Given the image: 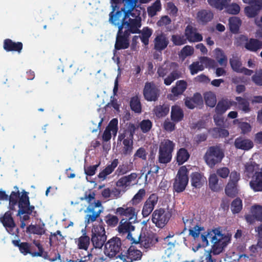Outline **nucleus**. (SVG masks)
<instances>
[{
	"mask_svg": "<svg viewBox=\"0 0 262 262\" xmlns=\"http://www.w3.org/2000/svg\"><path fill=\"white\" fill-rule=\"evenodd\" d=\"M208 237L213 243L212 246V252L215 255L221 253L230 243L231 239L230 236L222 233V228L221 227L208 230L207 232L202 233L200 237L197 239L199 243L196 247V250L208 245Z\"/></svg>",
	"mask_w": 262,
	"mask_h": 262,
	"instance_id": "1",
	"label": "nucleus"
},
{
	"mask_svg": "<svg viewBox=\"0 0 262 262\" xmlns=\"http://www.w3.org/2000/svg\"><path fill=\"white\" fill-rule=\"evenodd\" d=\"M95 195L96 194L94 191H90L89 193L88 192H85L84 198L81 199V200H85L89 203V206L85 211L88 214L84 217V224L86 226L96 221L103 212V207L100 201L97 200L92 202L93 200H95Z\"/></svg>",
	"mask_w": 262,
	"mask_h": 262,
	"instance_id": "2",
	"label": "nucleus"
},
{
	"mask_svg": "<svg viewBox=\"0 0 262 262\" xmlns=\"http://www.w3.org/2000/svg\"><path fill=\"white\" fill-rule=\"evenodd\" d=\"M225 157L224 151L220 145L210 146L204 156L207 165L211 168L220 163Z\"/></svg>",
	"mask_w": 262,
	"mask_h": 262,
	"instance_id": "3",
	"label": "nucleus"
},
{
	"mask_svg": "<svg viewBox=\"0 0 262 262\" xmlns=\"http://www.w3.org/2000/svg\"><path fill=\"white\" fill-rule=\"evenodd\" d=\"M175 143L169 139H164L160 143L158 152V162L166 164L171 161Z\"/></svg>",
	"mask_w": 262,
	"mask_h": 262,
	"instance_id": "4",
	"label": "nucleus"
},
{
	"mask_svg": "<svg viewBox=\"0 0 262 262\" xmlns=\"http://www.w3.org/2000/svg\"><path fill=\"white\" fill-rule=\"evenodd\" d=\"M123 248L126 249V247L122 246L121 239L114 236L105 243L103 252L105 256L110 258H118L119 253L123 252Z\"/></svg>",
	"mask_w": 262,
	"mask_h": 262,
	"instance_id": "5",
	"label": "nucleus"
},
{
	"mask_svg": "<svg viewBox=\"0 0 262 262\" xmlns=\"http://www.w3.org/2000/svg\"><path fill=\"white\" fill-rule=\"evenodd\" d=\"M12 244L15 247L18 248L20 252L24 255L28 254L32 257H41L43 253V248L39 241L34 240L33 244L37 247L38 251L35 252L32 251V245L28 242H20V240H13Z\"/></svg>",
	"mask_w": 262,
	"mask_h": 262,
	"instance_id": "6",
	"label": "nucleus"
},
{
	"mask_svg": "<svg viewBox=\"0 0 262 262\" xmlns=\"http://www.w3.org/2000/svg\"><path fill=\"white\" fill-rule=\"evenodd\" d=\"M140 11L137 12V15L134 13V16L133 17L135 18H129L128 21L126 19L130 15H125V14H124L122 19V24L119 25V26L122 27V30L124 28V31L127 32L130 35V33L134 34L139 33L140 32L139 28L141 26V17L140 16Z\"/></svg>",
	"mask_w": 262,
	"mask_h": 262,
	"instance_id": "7",
	"label": "nucleus"
},
{
	"mask_svg": "<svg viewBox=\"0 0 262 262\" xmlns=\"http://www.w3.org/2000/svg\"><path fill=\"white\" fill-rule=\"evenodd\" d=\"M104 227L102 225L94 226L92 229L91 240L93 247L101 249L107 242Z\"/></svg>",
	"mask_w": 262,
	"mask_h": 262,
	"instance_id": "8",
	"label": "nucleus"
},
{
	"mask_svg": "<svg viewBox=\"0 0 262 262\" xmlns=\"http://www.w3.org/2000/svg\"><path fill=\"white\" fill-rule=\"evenodd\" d=\"M188 173V170L185 166H182L179 168L173 183L174 191L180 193L185 190L189 181Z\"/></svg>",
	"mask_w": 262,
	"mask_h": 262,
	"instance_id": "9",
	"label": "nucleus"
},
{
	"mask_svg": "<svg viewBox=\"0 0 262 262\" xmlns=\"http://www.w3.org/2000/svg\"><path fill=\"white\" fill-rule=\"evenodd\" d=\"M171 216V211L160 208L153 211L151 221L157 227L163 228L167 224Z\"/></svg>",
	"mask_w": 262,
	"mask_h": 262,
	"instance_id": "10",
	"label": "nucleus"
},
{
	"mask_svg": "<svg viewBox=\"0 0 262 262\" xmlns=\"http://www.w3.org/2000/svg\"><path fill=\"white\" fill-rule=\"evenodd\" d=\"M241 179L240 173L232 171L230 173L229 180L225 188L226 194L231 198H235L239 193L238 182Z\"/></svg>",
	"mask_w": 262,
	"mask_h": 262,
	"instance_id": "11",
	"label": "nucleus"
},
{
	"mask_svg": "<svg viewBox=\"0 0 262 262\" xmlns=\"http://www.w3.org/2000/svg\"><path fill=\"white\" fill-rule=\"evenodd\" d=\"M18 210L16 214V216H21L24 214H32L34 213V216H35L36 211H35V207L30 205L28 193L25 191L22 193L20 198L18 202Z\"/></svg>",
	"mask_w": 262,
	"mask_h": 262,
	"instance_id": "12",
	"label": "nucleus"
},
{
	"mask_svg": "<svg viewBox=\"0 0 262 262\" xmlns=\"http://www.w3.org/2000/svg\"><path fill=\"white\" fill-rule=\"evenodd\" d=\"M142 252L138 250L135 246H130L126 250H123V252L118 255L122 262H133L141 260L142 257Z\"/></svg>",
	"mask_w": 262,
	"mask_h": 262,
	"instance_id": "13",
	"label": "nucleus"
},
{
	"mask_svg": "<svg viewBox=\"0 0 262 262\" xmlns=\"http://www.w3.org/2000/svg\"><path fill=\"white\" fill-rule=\"evenodd\" d=\"M9 209V210L5 213L4 215L2 216L1 223L9 234L17 236L19 233V229L17 228L14 219L12 217L13 213Z\"/></svg>",
	"mask_w": 262,
	"mask_h": 262,
	"instance_id": "14",
	"label": "nucleus"
},
{
	"mask_svg": "<svg viewBox=\"0 0 262 262\" xmlns=\"http://www.w3.org/2000/svg\"><path fill=\"white\" fill-rule=\"evenodd\" d=\"M160 94V90L154 82H146L143 90L144 99L147 101H156Z\"/></svg>",
	"mask_w": 262,
	"mask_h": 262,
	"instance_id": "15",
	"label": "nucleus"
},
{
	"mask_svg": "<svg viewBox=\"0 0 262 262\" xmlns=\"http://www.w3.org/2000/svg\"><path fill=\"white\" fill-rule=\"evenodd\" d=\"M114 212L117 215L122 217V219L135 222L137 219L138 210L134 207L123 205L122 207H118Z\"/></svg>",
	"mask_w": 262,
	"mask_h": 262,
	"instance_id": "16",
	"label": "nucleus"
},
{
	"mask_svg": "<svg viewBox=\"0 0 262 262\" xmlns=\"http://www.w3.org/2000/svg\"><path fill=\"white\" fill-rule=\"evenodd\" d=\"M121 27V26L118 27L115 44V49L116 50L126 49L129 46V37L130 34L126 31H123Z\"/></svg>",
	"mask_w": 262,
	"mask_h": 262,
	"instance_id": "17",
	"label": "nucleus"
},
{
	"mask_svg": "<svg viewBox=\"0 0 262 262\" xmlns=\"http://www.w3.org/2000/svg\"><path fill=\"white\" fill-rule=\"evenodd\" d=\"M184 35L186 40L190 42H196L203 40L202 34L198 32V29L195 27L194 24L191 21L186 27Z\"/></svg>",
	"mask_w": 262,
	"mask_h": 262,
	"instance_id": "18",
	"label": "nucleus"
},
{
	"mask_svg": "<svg viewBox=\"0 0 262 262\" xmlns=\"http://www.w3.org/2000/svg\"><path fill=\"white\" fill-rule=\"evenodd\" d=\"M183 221L185 224V228L188 229L189 234L192 236L195 240L199 238L200 235L205 231L203 227L198 225V224H194L193 219H185L183 217Z\"/></svg>",
	"mask_w": 262,
	"mask_h": 262,
	"instance_id": "19",
	"label": "nucleus"
},
{
	"mask_svg": "<svg viewBox=\"0 0 262 262\" xmlns=\"http://www.w3.org/2000/svg\"><path fill=\"white\" fill-rule=\"evenodd\" d=\"M158 196L156 193H152L144 202L142 215L143 217L148 216L154 210L158 201Z\"/></svg>",
	"mask_w": 262,
	"mask_h": 262,
	"instance_id": "20",
	"label": "nucleus"
},
{
	"mask_svg": "<svg viewBox=\"0 0 262 262\" xmlns=\"http://www.w3.org/2000/svg\"><path fill=\"white\" fill-rule=\"evenodd\" d=\"M158 239L154 234H145L142 236L140 235L138 238V241L135 240L133 237H132V244H140L141 246L145 249H147L152 246L158 242Z\"/></svg>",
	"mask_w": 262,
	"mask_h": 262,
	"instance_id": "21",
	"label": "nucleus"
},
{
	"mask_svg": "<svg viewBox=\"0 0 262 262\" xmlns=\"http://www.w3.org/2000/svg\"><path fill=\"white\" fill-rule=\"evenodd\" d=\"M240 39L245 42V48L249 51L255 52L262 49V41L255 38L249 39L247 36L242 35Z\"/></svg>",
	"mask_w": 262,
	"mask_h": 262,
	"instance_id": "22",
	"label": "nucleus"
},
{
	"mask_svg": "<svg viewBox=\"0 0 262 262\" xmlns=\"http://www.w3.org/2000/svg\"><path fill=\"white\" fill-rule=\"evenodd\" d=\"M249 6L245 7L244 12L248 18L256 16L262 9V0H256L249 3Z\"/></svg>",
	"mask_w": 262,
	"mask_h": 262,
	"instance_id": "23",
	"label": "nucleus"
},
{
	"mask_svg": "<svg viewBox=\"0 0 262 262\" xmlns=\"http://www.w3.org/2000/svg\"><path fill=\"white\" fill-rule=\"evenodd\" d=\"M133 221H127L121 219L117 227L118 232L122 234H127V238L131 241L132 235L131 232L135 230V226L132 225Z\"/></svg>",
	"mask_w": 262,
	"mask_h": 262,
	"instance_id": "24",
	"label": "nucleus"
},
{
	"mask_svg": "<svg viewBox=\"0 0 262 262\" xmlns=\"http://www.w3.org/2000/svg\"><path fill=\"white\" fill-rule=\"evenodd\" d=\"M154 49L161 54L163 50L165 49L169 43V40L166 34L161 33L158 34L154 39Z\"/></svg>",
	"mask_w": 262,
	"mask_h": 262,
	"instance_id": "25",
	"label": "nucleus"
},
{
	"mask_svg": "<svg viewBox=\"0 0 262 262\" xmlns=\"http://www.w3.org/2000/svg\"><path fill=\"white\" fill-rule=\"evenodd\" d=\"M230 63L232 70L237 73H243L247 76H250L253 73L252 70L242 67V63L238 58H233L230 59Z\"/></svg>",
	"mask_w": 262,
	"mask_h": 262,
	"instance_id": "26",
	"label": "nucleus"
},
{
	"mask_svg": "<svg viewBox=\"0 0 262 262\" xmlns=\"http://www.w3.org/2000/svg\"><path fill=\"white\" fill-rule=\"evenodd\" d=\"M82 232H83L82 235L75 238V243L78 249L87 251L91 242V238L86 234L85 229H82Z\"/></svg>",
	"mask_w": 262,
	"mask_h": 262,
	"instance_id": "27",
	"label": "nucleus"
},
{
	"mask_svg": "<svg viewBox=\"0 0 262 262\" xmlns=\"http://www.w3.org/2000/svg\"><path fill=\"white\" fill-rule=\"evenodd\" d=\"M118 6L112 5L113 10L110 13L109 21L113 25L118 27L122 24V19L124 15V8H121V10L117 11L115 14L114 12L116 10Z\"/></svg>",
	"mask_w": 262,
	"mask_h": 262,
	"instance_id": "28",
	"label": "nucleus"
},
{
	"mask_svg": "<svg viewBox=\"0 0 262 262\" xmlns=\"http://www.w3.org/2000/svg\"><path fill=\"white\" fill-rule=\"evenodd\" d=\"M235 104V102L228 99H222L217 103L215 111L217 115H222L227 110Z\"/></svg>",
	"mask_w": 262,
	"mask_h": 262,
	"instance_id": "29",
	"label": "nucleus"
},
{
	"mask_svg": "<svg viewBox=\"0 0 262 262\" xmlns=\"http://www.w3.org/2000/svg\"><path fill=\"white\" fill-rule=\"evenodd\" d=\"M23 45L21 42H14L10 39H6L4 41L3 48L7 52H17L20 53Z\"/></svg>",
	"mask_w": 262,
	"mask_h": 262,
	"instance_id": "30",
	"label": "nucleus"
},
{
	"mask_svg": "<svg viewBox=\"0 0 262 262\" xmlns=\"http://www.w3.org/2000/svg\"><path fill=\"white\" fill-rule=\"evenodd\" d=\"M137 129L135 125L133 123H129L126 129H124L123 133H120L118 136V140L121 141L124 139L129 140H133L134 135Z\"/></svg>",
	"mask_w": 262,
	"mask_h": 262,
	"instance_id": "31",
	"label": "nucleus"
},
{
	"mask_svg": "<svg viewBox=\"0 0 262 262\" xmlns=\"http://www.w3.org/2000/svg\"><path fill=\"white\" fill-rule=\"evenodd\" d=\"M259 165L255 162H249L245 165L244 172L246 176L249 178H251L250 181H252L256 174V173L259 172Z\"/></svg>",
	"mask_w": 262,
	"mask_h": 262,
	"instance_id": "32",
	"label": "nucleus"
},
{
	"mask_svg": "<svg viewBox=\"0 0 262 262\" xmlns=\"http://www.w3.org/2000/svg\"><path fill=\"white\" fill-rule=\"evenodd\" d=\"M137 177V174L135 172L131 173L127 176L120 178L116 183L118 187L126 188L130 186L133 181H135Z\"/></svg>",
	"mask_w": 262,
	"mask_h": 262,
	"instance_id": "33",
	"label": "nucleus"
},
{
	"mask_svg": "<svg viewBox=\"0 0 262 262\" xmlns=\"http://www.w3.org/2000/svg\"><path fill=\"white\" fill-rule=\"evenodd\" d=\"M234 145L237 149L248 150L253 147V142L249 139H245L239 137L235 139Z\"/></svg>",
	"mask_w": 262,
	"mask_h": 262,
	"instance_id": "34",
	"label": "nucleus"
},
{
	"mask_svg": "<svg viewBox=\"0 0 262 262\" xmlns=\"http://www.w3.org/2000/svg\"><path fill=\"white\" fill-rule=\"evenodd\" d=\"M213 17V13L207 10H201L196 14L198 21L202 25H205L210 21Z\"/></svg>",
	"mask_w": 262,
	"mask_h": 262,
	"instance_id": "35",
	"label": "nucleus"
},
{
	"mask_svg": "<svg viewBox=\"0 0 262 262\" xmlns=\"http://www.w3.org/2000/svg\"><path fill=\"white\" fill-rule=\"evenodd\" d=\"M184 112L181 107L177 105L171 106L170 118L172 121L178 123L183 120Z\"/></svg>",
	"mask_w": 262,
	"mask_h": 262,
	"instance_id": "36",
	"label": "nucleus"
},
{
	"mask_svg": "<svg viewBox=\"0 0 262 262\" xmlns=\"http://www.w3.org/2000/svg\"><path fill=\"white\" fill-rule=\"evenodd\" d=\"M122 3L124 4V14L125 15H130L132 16H134V13L133 11L136 8H139L141 9L140 5H138V0H122Z\"/></svg>",
	"mask_w": 262,
	"mask_h": 262,
	"instance_id": "37",
	"label": "nucleus"
},
{
	"mask_svg": "<svg viewBox=\"0 0 262 262\" xmlns=\"http://www.w3.org/2000/svg\"><path fill=\"white\" fill-rule=\"evenodd\" d=\"M252 181H250L249 185L250 188L254 192L262 191V168L259 172L256 173Z\"/></svg>",
	"mask_w": 262,
	"mask_h": 262,
	"instance_id": "38",
	"label": "nucleus"
},
{
	"mask_svg": "<svg viewBox=\"0 0 262 262\" xmlns=\"http://www.w3.org/2000/svg\"><path fill=\"white\" fill-rule=\"evenodd\" d=\"M169 110V105L168 104L157 105L154 107L153 113L158 118H163L168 115Z\"/></svg>",
	"mask_w": 262,
	"mask_h": 262,
	"instance_id": "39",
	"label": "nucleus"
},
{
	"mask_svg": "<svg viewBox=\"0 0 262 262\" xmlns=\"http://www.w3.org/2000/svg\"><path fill=\"white\" fill-rule=\"evenodd\" d=\"M205 181L206 178L199 172H195L191 174V185L196 188H201L203 185Z\"/></svg>",
	"mask_w": 262,
	"mask_h": 262,
	"instance_id": "40",
	"label": "nucleus"
},
{
	"mask_svg": "<svg viewBox=\"0 0 262 262\" xmlns=\"http://www.w3.org/2000/svg\"><path fill=\"white\" fill-rule=\"evenodd\" d=\"M118 163L119 162L118 159H115L113 160L110 164H108L103 170L99 172L98 175V178L104 180L108 175L113 172L114 169L118 166Z\"/></svg>",
	"mask_w": 262,
	"mask_h": 262,
	"instance_id": "41",
	"label": "nucleus"
},
{
	"mask_svg": "<svg viewBox=\"0 0 262 262\" xmlns=\"http://www.w3.org/2000/svg\"><path fill=\"white\" fill-rule=\"evenodd\" d=\"M187 86V82L183 80H178L177 81L176 85L171 89V93L176 97L182 95L186 90Z\"/></svg>",
	"mask_w": 262,
	"mask_h": 262,
	"instance_id": "42",
	"label": "nucleus"
},
{
	"mask_svg": "<svg viewBox=\"0 0 262 262\" xmlns=\"http://www.w3.org/2000/svg\"><path fill=\"white\" fill-rule=\"evenodd\" d=\"M153 33L152 29L148 27H143L142 30L139 33L141 34L139 37L141 42L145 45L147 46L149 44V38L151 36Z\"/></svg>",
	"mask_w": 262,
	"mask_h": 262,
	"instance_id": "43",
	"label": "nucleus"
},
{
	"mask_svg": "<svg viewBox=\"0 0 262 262\" xmlns=\"http://www.w3.org/2000/svg\"><path fill=\"white\" fill-rule=\"evenodd\" d=\"M20 196L19 190H17L16 192H11L10 196L8 197V200L9 201V208L10 210H15V206L18 204Z\"/></svg>",
	"mask_w": 262,
	"mask_h": 262,
	"instance_id": "44",
	"label": "nucleus"
},
{
	"mask_svg": "<svg viewBox=\"0 0 262 262\" xmlns=\"http://www.w3.org/2000/svg\"><path fill=\"white\" fill-rule=\"evenodd\" d=\"M162 9L160 0H156L150 6L147 8V12L149 17H152L157 15L158 12Z\"/></svg>",
	"mask_w": 262,
	"mask_h": 262,
	"instance_id": "45",
	"label": "nucleus"
},
{
	"mask_svg": "<svg viewBox=\"0 0 262 262\" xmlns=\"http://www.w3.org/2000/svg\"><path fill=\"white\" fill-rule=\"evenodd\" d=\"M189 157L187 150L184 148H181L177 152V162L179 165H182L188 160Z\"/></svg>",
	"mask_w": 262,
	"mask_h": 262,
	"instance_id": "46",
	"label": "nucleus"
},
{
	"mask_svg": "<svg viewBox=\"0 0 262 262\" xmlns=\"http://www.w3.org/2000/svg\"><path fill=\"white\" fill-rule=\"evenodd\" d=\"M241 23V20L238 17L235 16L230 17L229 19V25L231 31L234 33H237Z\"/></svg>",
	"mask_w": 262,
	"mask_h": 262,
	"instance_id": "47",
	"label": "nucleus"
},
{
	"mask_svg": "<svg viewBox=\"0 0 262 262\" xmlns=\"http://www.w3.org/2000/svg\"><path fill=\"white\" fill-rule=\"evenodd\" d=\"M133 169V163H125L120 164L116 170V174L117 176L123 175Z\"/></svg>",
	"mask_w": 262,
	"mask_h": 262,
	"instance_id": "48",
	"label": "nucleus"
},
{
	"mask_svg": "<svg viewBox=\"0 0 262 262\" xmlns=\"http://www.w3.org/2000/svg\"><path fill=\"white\" fill-rule=\"evenodd\" d=\"M208 4L212 8L222 10L228 5L227 0H207Z\"/></svg>",
	"mask_w": 262,
	"mask_h": 262,
	"instance_id": "49",
	"label": "nucleus"
},
{
	"mask_svg": "<svg viewBox=\"0 0 262 262\" xmlns=\"http://www.w3.org/2000/svg\"><path fill=\"white\" fill-rule=\"evenodd\" d=\"M204 100L206 104L210 107L215 106L216 103V98L215 95L211 92H206L204 95Z\"/></svg>",
	"mask_w": 262,
	"mask_h": 262,
	"instance_id": "50",
	"label": "nucleus"
},
{
	"mask_svg": "<svg viewBox=\"0 0 262 262\" xmlns=\"http://www.w3.org/2000/svg\"><path fill=\"white\" fill-rule=\"evenodd\" d=\"M130 106L131 110L135 113L141 112L142 107L140 99L137 96L133 97L130 100Z\"/></svg>",
	"mask_w": 262,
	"mask_h": 262,
	"instance_id": "51",
	"label": "nucleus"
},
{
	"mask_svg": "<svg viewBox=\"0 0 262 262\" xmlns=\"http://www.w3.org/2000/svg\"><path fill=\"white\" fill-rule=\"evenodd\" d=\"M146 194L145 190L143 188L140 189L138 192L133 196L129 203L133 206H136L141 202Z\"/></svg>",
	"mask_w": 262,
	"mask_h": 262,
	"instance_id": "52",
	"label": "nucleus"
},
{
	"mask_svg": "<svg viewBox=\"0 0 262 262\" xmlns=\"http://www.w3.org/2000/svg\"><path fill=\"white\" fill-rule=\"evenodd\" d=\"M219 179L216 174L213 173L210 174L209 179L208 183L209 186L211 190L213 191H219L220 188L218 184Z\"/></svg>",
	"mask_w": 262,
	"mask_h": 262,
	"instance_id": "53",
	"label": "nucleus"
},
{
	"mask_svg": "<svg viewBox=\"0 0 262 262\" xmlns=\"http://www.w3.org/2000/svg\"><path fill=\"white\" fill-rule=\"evenodd\" d=\"M242 208L243 202L239 198H236L233 200L231 204V210L233 214L239 213Z\"/></svg>",
	"mask_w": 262,
	"mask_h": 262,
	"instance_id": "54",
	"label": "nucleus"
},
{
	"mask_svg": "<svg viewBox=\"0 0 262 262\" xmlns=\"http://www.w3.org/2000/svg\"><path fill=\"white\" fill-rule=\"evenodd\" d=\"M212 136L214 138H225L229 136V132L224 128L214 127L212 130Z\"/></svg>",
	"mask_w": 262,
	"mask_h": 262,
	"instance_id": "55",
	"label": "nucleus"
},
{
	"mask_svg": "<svg viewBox=\"0 0 262 262\" xmlns=\"http://www.w3.org/2000/svg\"><path fill=\"white\" fill-rule=\"evenodd\" d=\"M171 41L173 45L180 46L187 43L185 35L174 34L171 35Z\"/></svg>",
	"mask_w": 262,
	"mask_h": 262,
	"instance_id": "56",
	"label": "nucleus"
},
{
	"mask_svg": "<svg viewBox=\"0 0 262 262\" xmlns=\"http://www.w3.org/2000/svg\"><path fill=\"white\" fill-rule=\"evenodd\" d=\"M235 100L238 102L239 108L245 113L249 112L250 111L249 103L246 99L241 97H236Z\"/></svg>",
	"mask_w": 262,
	"mask_h": 262,
	"instance_id": "57",
	"label": "nucleus"
},
{
	"mask_svg": "<svg viewBox=\"0 0 262 262\" xmlns=\"http://www.w3.org/2000/svg\"><path fill=\"white\" fill-rule=\"evenodd\" d=\"M105 221L108 226L115 227L119 223V219L117 215L108 214L105 216Z\"/></svg>",
	"mask_w": 262,
	"mask_h": 262,
	"instance_id": "58",
	"label": "nucleus"
},
{
	"mask_svg": "<svg viewBox=\"0 0 262 262\" xmlns=\"http://www.w3.org/2000/svg\"><path fill=\"white\" fill-rule=\"evenodd\" d=\"M180 77V73L178 71H173L164 79V83L166 85H169L176 79Z\"/></svg>",
	"mask_w": 262,
	"mask_h": 262,
	"instance_id": "59",
	"label": "nucleus"
},
{
	"mask_svg": "<svg viewBox=\"0 0 262 262\" xmlns=\"http://www.w3.org/2000/svg\"><path fill=\"white\" fill-rule=\"evenodd\" d=\"M27 232L34 234L42 235L44 234L45 231L42 227L40 226L30 225L27 227Z\"/></svg>",
	"mask_w": 262,
	"mask_h": 262,
	"instance_id": "60",
	"label": "nucleus"
},
{
	"mask_svg": "<svg viewBox=\"0 0 262 262\" xmlns=\"http://www.w3.org/2000/svg\"><path fill=\"white\" fill-rule=\"evenodd\" d=\"M251 211L256 217V221H262V206L255 205L252 206Z\"/></svg>",
	"mask_w": 262,
	"mask_h": 262,
	"instance_id": "61",
	"label": "nucleus"
},
{
	"mask_svg": "<svg viewBox=\"0 0 262 262\" xmlns=\"http://www.w3.org/2000/svg\"><path fill=\"white\" fill-rule=\"evenodd\" d=\"M190 73L193 75L197 74L199 71L204 70V68L203 64H200L199 61L193 62L189 67Z\"/></svg>",
	"mask_w": 262,
	"mask_h": 262,
	"instance_id": "62",
	"label": "nucleus"
},
{
	"mask_svg": "<svg viewBox=\"0 0 262 262\" xmlns=\"http://www.w3.org/2000/svg\"><path fill=\"white\" fill-rule=\"evenodd\" d=\"M152 123L149 119L143 120L139 124L140 128L143 133L148 132L151 128Z\"/></svg>",
	"mask_w": 262,
	"mask_h": 262,
	"instance_id": "63",
	"label": "nucleus"
},
{
	"mask_svg": "<svg viewBox=\"0 0 262 262\" xmlns=\"http://www.w3.org/2000/svg\"><path fill=\"white\" fill-rule=\"evenodd\" d=\"M123 141V144L124 145L123 148V153L124 155L130 154L133 150V140H129L128 139H124Z\"/></svg>",
	"mask_w": 262,
	"mask_h": 262,
	"instance_id": "64",
	"label": "nucleus"
}]
</instances>
